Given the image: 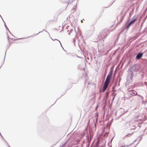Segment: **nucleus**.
<instances>
[{
  "label": "nucleus",
  "instance_id": "obj_35",
  "mask_svg": "<svg viewBox=\"0 0 147 147\" xmlns=\"http://www.w3.org/2000/svg\"><path fill=\"white\" fill-rule=\"evenodd\" d=\"M130 144V145H131V144Z\"/></svg>",
  "mask_w": 147,
  "mask_h": 147
},
{
  "label": "nucleus",
  "instance_id": "obj_7",
  "mask_svg": "<svg viewBox=\"0 0 147 147\" xmlns=\"http://www.w3.org/2000/svg\"><path fill=\"white\" fill-rule=\"evenodd\" d=\"M109 85V84H107L104 83V84L103 85V88L102 89V92H104L105 91L106 89L107 88Z\"/></svg>",
  "mask_w": 147,
  "mask_h": 147
},
{
  "label": "nucleus",
  "instance_id": "obj_29",
  "mask_svg": "<svg viewBox=\"0 0 147 147\" xmlns=\"http://www.w3.org/2000/svg\"><path fill=\"white\" fill-rule=\"evenodd\" d=\"M109 51L110 50H107V53H108Z\"/></svg>",
  "mask_w": 147,
  "mask_h": 147
},
{
  "label": "nucleus",
  "instance_id": "obj_23",
  "mask_svg": "<svg viewBox=\"0 0 147 147\" xmlns=\"http://www.w3.org/2000/svg\"><path fill=\"white\" fill-rule=\"evenodd\" d=\"M55 40H57V41H58V42H59L60 43V44L61 45V46H62V45H61V42H60V41L59 40H57V39H55Z\"/></svg>",
  "mask_w": 147,
  "mask_h": 147
},
{
  "label": "nucleus",
  "instance_id": "obj_30",
  "mask_svg": "<svg viewBox=\"0 0 147 147\" xmlns=\"http://www.w3.org/2000/svg\"><path fill=\"white\" fill-rule=\"evenodd\" d=\"M75 8H74V9H73V10H74V11H75L76 10V9H75Z\"/></svg>",
  "mask_w": 147,
  "mask_h": 147
},
{
  "label": "nucleus",
  "instance_id": "obj_6",
  "mask_svg": "<svg viewBox=\"0 0 147 147\" xmlns=\"http://www.w3.org/2000/svg\"><path fill=\"white\" fill-rule=\"evenodd\" d=\"M143 55V53H142L140 52L138 53L136 55V60H138L141 59Z\"/></svg>",
  "mask_w": 147,
  "mask_h": 147
},
{
  "label": "nucleus",
  "instance_id": "obj_28",
  "mask_svg": "<svg viewBox=\"0 0 147 147\" xmlns=\"http://www.w3.org/2000/svg\"><path fill=\"white\" fill-rule=\"evenodd\" d=\"M6 143H7V144L8 145V146H9V147H10V146H9V145H8V143H7V142L6 141Z\"/></svg>",
  "mask_w": 147,
  "mask_h": 147
},
{
  "label": "nucleus",
  "instance_id": "obj_34",
  "mask_svg": "<svg viewBox=\"0 0 147 147\" xmlns=\"http://www.w3.org/2000/svg\"><path fill=\"white\" fill-rule=\"evenodd\" d=\"M8 31L10 33V31H9V30H8Z\"/></svg>",
  "mask_w": 147,
  "mask_h": 147
},
{
  "label": "nucleus",
  "instance_id": "obj_13",
  "mask_svg": "<svg viewBox=\"0 0 147 147\" xmlns=\"http://www.w3.org/2000/svg\"><path fill=\"white\" fill-rule=\"evenodd\" d=\"M113 69H111L109 73V75L112 76V74L113 73Z\"/></svg>",
  "mask_w": 147,
  "mask_h": 147
},
{
  "label": "nucleus",
  "instance_id": "obj_25",
  "mask_svg": "<svg viewBox=\"0 0 147 147\" xmlns=\"http://www.w3.org/2000/svg\"><path fill=\"white\" fill-rule=\"evenodd\" d=\"M6 52V51H5V56ZM5 59V57H4V59Z\"/></svg>",
  "mask_w": 147,
  "mask_h": 147
},
{
  "label": "nucleus",
  "instance_id": "obj_4",
  "mask_svg": "<svg viewBox=\"0 0 147 147\" xmlns=\"http://www.w3.org/2000/svg\"><path fill=\"white\" fill-rule=\"evenodd\" d=\"M133 76H133V75L129 73L127 76V82L129 83L131 82L132 81V78Z\"/></svg>",
  "mask_w": 147,
  "mask_h": 147
},
{
  "label": "nucleus",
  "instance_id": "obj_42",
  "mask_svg": "<svg viewBox=\"0 0 147 147\" xmlns=\"http://www.w3.org/2000/svg\"><path fill=\"white\" fill-rule=\"evenodd\" d=\"M1 66L0 67V68L1 67Z\"/></svg>",
  "mask_w": 147,
  "mask_h": 147
},
{
  "label": "nucleus",
  "instance_id": "obj_31",
  "mask_svg": "<svg viewBox=\"0 0 147 147\" xmlns=\"http://www.w3.org/2000/svg\"><path fill=\"white\" fill-rule=\"evenodd\" d=\"M129 146V145H127L126 146V147H128Z\"/></svg>",
  "mask_w": 147,
  "mask_h": 147
},
{
  "label": "nucleus",
  "instance_id": "obj_27",
  "mask_svg": "<svg viewBox=\"0 0 147 147\" xmlns=\"http://www.w3.org/2000/svg\"><path fill=\"white\" fill-rule=\"evenodd\" d=\"M115 97V96H114L113 98V100Z\"/></svg>",
  "mask_w": 147,
  "mask_h": 147
},
{
  "label": "nucleus",
  "instance_id": "obj_5",
  "mask_svg": "<svg viewBox=\"0 0 147 147\" xmlns=\"http://www.w3.org/2000/svg\"><path fill=\"white\" fill-rule=\"evenodd\" d=\"M111 77L112 76L108 74L107 76L105 83L109 84L110 82Z\"/></svg>",
  "mask_w": 147,
  "mask_h": 147
},
{
  "label": "nucleus",
  "instance_id": "obj_39",
  "mask_svg": "<svg viewBox=\"0 0 147 147\" xmlns=\"http://www.w3.org/2000/svg\"><path fill=\"white\" fill-rule=\"evenodd\" d=\"M7 38H9V36H8V37H7Z\"/></svg>",
  "mask_w": 147,
  "mask_h": 147
},
{
  "label": "nucleus",
  "instance_id": "obj_8",
  "mask_svg": "<svg viewBox=\"0 0 147 147\" xmlns=\"http://www.w3.org/2000/svg\"><path fill=\"white\" fill-rule=\"evenodd\" d=\"M138 128V129H139L140 128V126L139 125H136L135 126H132L131 127V128L130 129V130H134L136 128Z\"/></svg>",
  "mask_w": 147,
  "mask_h": 147
},
{
  "label": "nucleus",
  "instance_id": "obj_36",
  "mask_svg": "<svg viewBox=\"0 0 147 147\" xmlns=\"http://www.w3.org/2000/svg\"><path fill=\"white\" fill-rule=\"evenodd\" d=\"M47 33H48V34H49V33H48V32H47Z\"/></svg>",
  "mask_w": 147,
  "mask_h": 147
},
{
  "label": "nucleus",
  "instance_id": "obj_14",
  "mask_svg": "<svg viewBox=\"0 0 147 147\" xmlns=\"http://www.w3.org/2000/svg\"><path fill=\"white\" fill-rule=\"evenodd\" d=\"M146 103H147V101H145L144 100H143L142 101V104H144L145 106L146 105Z\"/></svg>",
  "mask_w": 147,
  "mask_h": 147
},
{
  "label": "nucleus",
  "instance_id": "obj_21",
  "mask_svg": "<svg viewBox=\"0 0 147 147\" xmlns=\"http://www.w3.org/2000/svg\"><path fill=\"white\" fill-rule=\"evenodd\" d=\"M4 25H5V27L6 28V29H7L8 30V28H7V26H6V25L5 24H4Z\"/></svg>",
  "mask_w": 147,
  "mask_h": 147
},
{
  "label": "nucleus",
  "instance_id": "obj_33",
  "mask_svg": "<svg viewBox=\"0 0 147 147\" xmlns=\"http://www.w3.org/2000/svg\"><path fill=\"white\" fill-rule=\"evenodd\" d=\"M81 22H82V20H81Z\"/></svg>",
  "mask_w": 147,
  "mask_h": 147
},
{
  "label": "nucleus",
  "instance_id": "obj_20",
  "mask_svg": "<svg viewBox=\"0 0 147 147\" xmlns=\"http://www.w3.org/2000/svg\"><path fill=\"white\" fill-rule=\"evenodd\" d=\"M109 133L108 132H106L105 133V134H104V136H106V135H107Z\"/></svg>",
  "mask_w": 147,
  "mask_h": 147
},
{
  "label": "nucleus",
  "instance_id": "obj_9",
  "mask_svg": "<svg viewBox=\"0 0 147 147\" xmlns=\"http://www.w3.org/2000/svg\"><path fill=\"white\" fill-rule=\"evenodd\" d=\"M125 14L123 16H121V15H119L117 17V19L118 20L119 18L120 19V22H121L125 16Z\"/></svg>",
  "mask_w": 147,
  "mask_h": 147
},
{
  "label": "nucleus",
  "instance_id": "obj_26",
  "mask_svg": "<svg viewBox=\"0 0 147 147\" xmlns=\"http://www.w3.org/2000/svg\"><path fill=\"white\" fill-rule=\"evenodd\" d=\"M42 32H39L37 34H36V35H38L39 33Z\"/></svg>",
  "mask_w": 147,
  "mask_h": 147
},
{
  "label": "nucleus",
  "instance_id": "obj_12",
  "mask_svg": "<svg viewBox=\"0 0 147 147\" xmlns=\"http://www.w3.org/2000/svg\"><path fill=\"white\" fill-rule=\"evenodd\" d=\"M98 50L99 52H101L102 51V49H102V47H101L100 48V46L99 47V45H98Z\"/></svg>",
  "mask_w": 147,
  "mask_h": 147
},
{
  "label": "nucleus",
  "instance_id": "obj_18",
  "mask_svg": "<svg viewBox=\"0 0 147 147\" xmlns=\"http://www.w3.org/2000/svg\"><path fill=\"white\" fill-rule=\"evenodd\" d=\"M72 31H73V29H71V30H70V31H69V35H70V33H71V32H72Z\"/></svg>",
  "mask_w": 147,
  "mask_h": 147
},
{
  "label": "nucleus",
  "instance_id": "obj_40",
  "mask_svg": "<svg viewBox=\"0 0 147 147\" xmlns=\"http://www.w3.org/2000/svg\"><path fill=\"white\" fill-rule=\"evenodd\" d=\"M69 31V30H67V32H68Z\"/></svg>",
  "mask_w": 147,
  "mask_h": 147
},
{
  "label": "nucleus",
  "instance_id": "obj_3",
  "mask_svg": "<svg viewBox=\"0 0 147 147\" xmlns=\"http://www.w3.org/2000/svg\"><path fill=\"white\" fill-rule=\"evenodd\" d=\"M137 18L136 16H134L132 18V20L129 23L127 26V30L131 25L133 24L137 20Z\"/></svg>",
  "mask_w": 147,
  "mask_h": 147
},
{
  "label": "nucleus",
  "instance_id": "obj_19",
  "mask_svg": "<svg viewBox=\"0 0 147 147\" xmlns=\"http://www.w3.org/2000/svg\"><path fill=\"white\" fill-rule=\"evenodd\" d=\"M116 84L115 85L113 86V87H112V89L113 90L114 89V88H115V86H116Z\"/></svg>",
  "mask_w": 147,
  "mask_h": 147
},
{
  "label": "nucleus",
  "instance_id": "obj_41",
  "mask_svg": "<svg viewBox=\"0 0 147 147\" xmlns=\"http://www.w3.org/2000/svg\"><path fill=\"white\" fill-rule=\"evenodd\" d=\"M113 119H112V120H111V121H113Z\"/></svg>",
  "mask_w": 147,
  "mask_h": 147
},
{
  "label": "nucleus",
  "instance_id": "obj_10",
  "mask_svg": "<svg viewBox=\"0 0 147 147\" xmlns=\"http://www.w3.org/2000/svg\"><path fill=\"white\" fill-rule=\"evenodd\" d=\"M129 94L131 95L134 96L137 94V92L134 90H132L130 92Z\"/></svg>",
  "mask_w": 147,
  "mask_h": 147
},
{
  "label": "nucleus",
  "instance_id": "obj_11",
  "mask_svg": "<svg viewBox=\"0 0 147 147\" xmlns=\"http://www.w3.org/2000/svg\"><path fill=\"white\" fill-rule=\"evenodd\" d=\"M143 135H140L138 136V139H139V142H138V143H139V142H140V141L142 140Z\"/></svg>",
  "mask_w": 147,
  "mask_h": 147
},
{
  "label": "nucleus",
  "instance_id": "obj_1",
  "mask_svg": "<svg viewBox=\"0 0 147 147\" xmlns=\"http://www.w3.org/2000/svg\"><path fill=\"white\" fill-rule=\"evenodd\" d=\"M138 65L137 64L133 65L130 67L128 70L129 73L135 76H136V72L138 71L139 68L138 67Z\"/></svg>",
  "mask_w": 147,
  "mask_h": 147
},
{
  "label": "nucleus",
  "instance_id": "obj_24",
  "mask_svg": "<svg viewBox=\"0 0 147 147\" xmlns=\"http://www.w3.org/2000/svg\"><path fill=\"white\" fill-rule=\"evenodd\" d=\"M107 69V68L106 69L105 71V75H106V74Z\"/></svg>",
  "mask_w": 147,
  "mask_h": 147
},
{
  "label": "nucleus",
  "instance_id": "obj_15",
  "mask_svg": "<svg viewBox=\"0 0 147 147\" xmlns=\"http://www.w3.org/2000/svg\"><path fill=\"white\" fill-rule=\"evenodd\" d=\"M90 139H89V138L88 136V137H87V140L88 142L89 143H90V142L91 141V136H90Z\"/></svg>",
  "mask_w": 147,
  "mask_h": 147
},
{
  "label": "nucleus",
  "instance_id": "obj_38",
  "mask_svg": "<svg viewBox=\"0 0 147 147\" xmlns=\"http://www.w3.org/2000/svg\"><path fill=\"white\" fill-rule=\"evenodd\" d=\"M47 33H48V34H49V33H48V32H47Z\"/></svg>",
  "mask_w": 147,
  "mask_h": 147
},
{
  "label": "nucleus",
  "instance_id": "obj_16",
  "mask_svg": "<svg viewBox=\"0 0 147 147\" xmlns=\"http://www.w3.org/2000/svg\"><path fill=\"white\" fill-rule=\"evenodd\" d=\"M134 132H133L131 134H127V135H126V136H128V137H130L133 134Z\"/></svg>",
  "mask_w": 147,
  "mask_h": 147
},
{
  "label": "nucleus",
  "instance_id": "obj_32",
  "mask_svg": "<svg viewBox=\"0 0 147 147\" xmlns=\"http://www.w3.org/2000/svg\"><path fill=\"white\" fill-rule=\"evenodd\" d=\"M43 30H45V31L47 32V31L46 30H45L44 29Z\"/></svg>",
  "mask_w": 147,
  "mask_h": 147
},
{
  "label": "nucleus",
  "instance_id": "obj_37",
  "mask_svg": "<svg viewBox=\"0 0 147 147\" xmlns=\"http://www.w3.org/2000/svg\"><path fill=\"white\" fill-rule=\"evenodd\" d=\"M47 33H48V34H49V33H48V32H47Z\"/></svg>",
  "mask_w": 147,
  "mask_h": 147
},
{
  "label": "nucleus",
  "instance_id": "obj_17",
  "mask_svg": "<svg viewBox=\"0 0 147 147\" xmlns=\"http://www.w3.org/2000/svg\"><path fill=\"white\" fill-rule=\"evenodd\" d=\"M106 97H107L109 95V92H106Z\"/></svg>",
  "mask_w": 147,
  "mask_h": 147
},
{
  "label": "nucleus",
  "instance_id": "obj_22",
  "mask_svg": "<svg viewBox=\"0 0 147 147\" xmlns=\"http://www.w3.org/2000/svg\"><path fill=\"white\" fill-rule=\"evenodd\" d=\"M98 106L97 105L96 106V108H95V110H96V109H98Z\"/></svg>",
  "mask_w": 147,
  "mask_h": 147
},
{
  "label": "nucleus",
  "instance_id": "obj_2",
  "mask_svg": "<svg viewBox=\"0 0 147 147\" xmlns=\"http://www.w3.org/2000/svg\"><path fill=\"white\" fill-rule=\"evenodd\" d=\"M109 33V31L108 29H105L103 30L98 36L99 39H100L101 38H105Z\"/></svg>",
  "mask_w": 147,
  "mask_h": 147
}]
</instances>
